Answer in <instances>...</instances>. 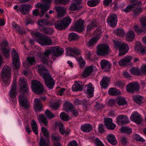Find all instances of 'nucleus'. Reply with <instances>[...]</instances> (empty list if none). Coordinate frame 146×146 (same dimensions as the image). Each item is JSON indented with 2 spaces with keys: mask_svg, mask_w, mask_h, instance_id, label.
I'll return each mask as SVG.
<instances>
[{
  "mask_svg": "<svg viewBox=\"0 0 146 146\" xmlns=\"http://www.w3.org/2000/svg\"><path fill=\"white\" fill-rule=\"evenodd\" d=\"M64 52V50L61 47H53L46 51L44 54H38V57L40 58L44 64L48 66H50L52 64V61L49 60V55L52 54L55 56H60Z\"/></svg>",
  "mask_w": 146,
  "mask_h": 146,
  "instance_id": "nucleus-1",
  "label": "nucleus"
},
{
  "mask_svg": "<svg viewBox=\"0 0 146 146\" xmlns=\"http://www.w3.org/2000/svg\"><path fill=\"white\" fill-rule=\"evenodd\" d=\"M36 68L39 74L44 78L47 86L49 89L52 88L54 86L55 82L50 77L48 70L41 65H37Z\"/></svg>",
  "mask_w": 146,
  "mask_h": 146,
  "instance_id": "nucleus-2",
  "label": "nucleus"
},
{
  "mask_svg": "<svg viewBox=\"0 0 146 146\" xmlns=\"http://www.w3.org/2000/svg\"><path fill=\"white\" fill-rule=\"evenodd\" d=\"M11 70V68L9 66H3L1 73V83L2 86H7L10 84Z\"/></svg>",
  "mask_w": 146,
  "mask_h": 146,
  "instance_id": "nucleus-3",
  "label": "nucleus"
},
{
  "mask_svg": "<svg viewBox=\"0 0 146 146\" xmlns=\"http://www.w3.org/2000/svg\"><path fill=\"white\" fill-rule=\"evenodd\" d=\"M131 2L132 4L128 6L124 9V11L126 13L133 11V14L135 16H137L141 12L142 9L141 8H136V6L141 5V3L140 1H137L136 0H134Z\"/></svg>",
  "mask_w": 146,
  "mask_h": 146,
  "instance_id": "nucleus-4",
  "label": "nucleus"
},
{
  "mask_svg": "<svg viewBox=\"0 0 146 146\" xmlns=\"http://www.w3.org/2000/svg\"><path fill=\"white\" fill-rule=\"evenodd\" d=\"M115 47L119 50V55H124L129 50L128 45L123 42H116L115 43Z\"/></svg>",
  "mask_w": 146,
  "mask_h": 146,
  "instance_id": "nucleus-5",
  "label": "nucleus"
},
{
  "mask_svg": "<svg viewBox=\"0 0 146 146\" xmlns=\"http://www.w3.org/2000/svg\"><path fill=\"white\" fill-rule=\"evenodd\" d=\"M44 3H38L35 5V7L37 8H39L41 9V11L42 15L45 13L49 9L50 4L52 1V0H43Z\"/></svg>",
  "mask_w": 146,
  "mask_h": 146,
  "instance_id": "nucleus-6",
  "label": "nucleus"
},
{
  "mask_svg": "<svg viewBox=\"0 0 146 146\" xmlns=\"http://www.w3.org/2000/svg\"><path fill=\"white\" fill-rule=\"evenodd\" d=\"M27 92H21L19 97V102L20 106L26 109L29 107V104L28 100L26 98L25 93Z\"/></svg>",
  "mask_w": 146,
  "mask_h": 146,
  "instance_id": "nucleus-7",
  "label": "nucleus"
},
{
  "mask_svg": "<svg viewBox=\"0 0 146 146\" xmlns=\"http://www.w3.org/2000/svg\"><path fill=\"white\" fill-rule=\"evenodd\" d=\"M102 33V31L100 29L95 31L94 34L95 36L91 38L88 41V46L90 48H92L96 43L98 40L100 38Z\"/></svg>",
  "mask_w": 146,
  "mask_h": 146,
  "instance_id": "nucleus-8",
  "label": "nucleus"
},
{
  "mask_svg": "<svg viewBox=\"0 0 146 146\" xmlns=\"http://www.w3.org/2000/svg\"><path fill=\"white\" fill-rule=\"evenodd\" d=\"M110 52V48L107 43L100 44L97 47V53L98 55H105Z\"/></svg>",
  "mask_w": 146,
  "mask_h": 146,
  "instance_id": "nucleus-9",
  "label": "nucleus"
},
{
  "mask_svg": "<svg viewBox=\"0 0 146 146\" xmlns=\"http://www.w3.org/2000/svg\"><path fill=\"white\" fill-rule=\"evenodd\" d=\"M31 87L33 91H44L45 90L40 82L36 80L32 81Z\"/></svg>",
  "mask_w": 146,
  "mask_h": 146,
  "instance_id": "nucleus-10",
  "label": "nucleus"
},
{
  "mask_svg": "<svg viewBox=\"0 0 146 146\" xmlns=\"http://www.w3.org/2000/svg\"><path fill=\"white\" fill-rule=\"evenodd\" d=\"M11 54L13 63L15 69H19L20 68V62L19 61L18 54L14 48L11 50Z\"/></svg>",
  "mask_w": 146,
  "mask_h": 146,
  "instance_id": "nucleus-11",
  "label": "nucleus"
},
{
  "mask_svg": "<svg viewBox=\"0 0 146 146\" xmlns=\"http://www.w3.org/2000/svg\"><path fill=\"white\" fill-rule=\"evenodd\" d=\"M140 21L143 29H139L138 25H135L133 27L135 31L137 33L140 34L146 30V18L142 17L140 19Z\"/></svg>",
  "mask_w": 146,
  "mask_h": 146,
  "instance_id": "nucleus-12",
  "label": "nucleus"
},
{
  "mask_svg": "<svg viewBox=\"0 0 146 146\" xmlns=\"http://www.w3.org/2000/svg\"><path fill=\"white\" fill-rule=\"evenodd\" d=\"M128 117L123 115H118L116 119L117 123L119 125L122 126L128 123L129 122Z\"/></svg>",
  "mask_w": 146,
  "mask_h": 146,
  "instance_id": "nucleus-13",
  "label": "nucleus"
},
{
  "mask_svg": "<svg viewBox=\"0 0 146 146\" xmlns=\"http://www.w3.org/2000/svg\"><path fill=\"white\" fill-rule=\"evenodd\" d=\"M0 48L5 58H8L10 56L9 50L6 48L8 44L6 40H4L2 42L0 41Z\"/></svg>",
  "mask_w": 146,
  "mask_h": 146,
  "instance_id": "nucleus-14",
  "label": "nucleus"
},
{
  "mask_svg": "<svg viewBox=\"0 0 146 146\" xmlns=\"http://www.w3.org/2000/svg\"><path fill=\"white\" fill-rule=\"evenodd\" d=\"M40 45L45 46L52 45V42L51 38L46 36L41 38L37 41Z\"/></svg>",
  "mask_w": 146,
  "mask_h": 146,
  "instance_id": "nucleus-15",
  "label": "nucleus"
},
{
  "mask_svg": "<svg viewBox=\"0 0 146 146\" xmlns=\"http://www.w3.org/2000/svg\"><path fill=\"white\" fill-rule=\"evenodd\" d=\"M130 118L131 121L137 124L141 123L143 120L141 115L135 111L132 113Z\"/></svg>",
  "mask_w": 146,
  "mask_h": 146,
  "instance_id": "nucleus-16",
  "label": "nucleus"
},
{
  "mask_svg": "<svg viewBox=\"0 0 146 146\" xmlns=\"http://www.w3.org/2000/svg\"><path fill=\"white\" fill-rule=\"evenodd\" d=\"M117 17L115 14H112L110 15L107 20V23L110 26L113 27H114L117 24Z\"/></svg>",
  "mask_w": 146,
  "mask_h": 146,
  "instance_id": "nucleus-17",
  "label": "nucleus"
},
{
  "mask_svg": "<svg viewBox=\"0 0 146 146\" xmlns=\"http://www.w3.org/2000/svg\"><path fill=\"white\" fill-rule=\"evenodd\" d=\"M127 91H139V87L138 83L132 82L127 85L126 87Z\"/></svg>",
  "mask_w": 146,
  "mask_h": 146,
  "instance_id": "nucleus-18",
  "label": "nucleus"
},
{
  "mask_svg": "<svg viewBox=\"0 0 146 146\" xmlns=\"http://www.w3.org/2000/svg\"><path fill=\"white\" fill-rule=\"evenodd\" d=\"M132 57L130 56H125L118 62L119 65L122 66H127L130 63Z\"/></svg>",
  "mask_w": 146,
  "mask_h": 146,
  "instance_id": "nucleus-19",
  "label": "nucleus"
},
{
  "mask_svg": "<svg viewBox=\"0 0 146 146\" xmlns=\"http://www.w3.org/2000/svg\"><path fill=\"white\" fill-rule=\"evenodd\" d=\"M97 68L94 66H91L86 67L82 74V76L86 77L90 75L93 71L96 70Z\"/></svg>",
  "mask_w": 146,
  "mask_h": 146,
  "instance_id": "nucleus-20",
  "label": "nucleus"
},
{
  "mask_svg": "<svg viewBox=\"0 0 146 146\" xmlns=\"http://www.w3.org/2000/svg\"><path fill=\"white\" fill-rule=\"evenodd\" d=\"M84 21L81 19H79L74 25V29L79 32H82L84 28Z\"/></svg>",
  "mask_w": 146,
  "mask_h": 146,
  "instance_id": "nucleus-21",
  "label": "nucleus"
},
{
  "mask_svg": "<svg viewBox=\"0 0 146 146\" xmlns=\"http://www.w3.org/2000/svg\"><path fill=\"white\" fill-rule=\"evenodd\" d=\"M100 63L101 68L103 70L106 72L109 70L111 66L110 62L104 59L101 61Z\"/></svg>",
  "mask_w": 146,
  "mask_h": 146,
  "instance_id": "nucleus-22",
  "label": "nucleus"
},
{
  "mask_svg": "<svg viewBox=\"0 0 146 146\" xmlns=\"http://www.w3.org/2000/svg\"><path fill=\"white\" fill-rule=\"evenodd\" d=\"M57 15V17L60 18L63 17L66 13V8L62 6H58L55 7Z\"/></svg>",
  "mask_w": 146,
  "mask_h": 146,
  "instance_id": "nucleus-23",
  "label": "nucleus"
},
{
  "mask_svg": "<svg viewBox=\"0 0 146 146\" xmlns=\"http://www.w3.org/2000/svg\"><path fill=\"white\" fill-rule=\"evenodd\" d=\"M26 79L23 77L20 78L19 83L22 91H28L29 90L28 87L26 83Z\"/></svg>",
  "mask_w": 146,
  "mask_h": 146,
  "instance_id": "nucleus-24",
  "label": "nucleus"
},
{
  "mask_svg": "<svg viewBox=\"0 0 146 146\" xmlns=\"http://www.w3.org/2000/svg\"><path fill=\"white\" fill-rule=\"evenodd\" d=\"M31 8V5L26 4L21 5L19 7V9L22 14L25 15L29 12L30 9Z\"/></svg>",
  "mask_w": 146,
  "mask_h": 146,
  "instance_id": "nucleus-25",
  "label": "nucleus"
},
{
  "mask_svg": "<svg viewBox=\"0 0 146 146\" xmlns=\"http://www.w3.org/2000/svg\"><path fill=\"white\" fill-rule=\"evenodd\" d=\"M105 124L107 128L110 130L114 129L116 127L115 124L112 123L111 118H106L104 119Z\"/></svg>",
  "mask_w": 146,
  "mask_h": 146,
  "instance_id": "nucleus-26",
  "label": "nucleus"
},
{
  "mask_svg": "<svg viewBox=\"0 0 146 146\" xmlns=\"http://www.w3.org/2000/svg\"><path fill=\"white\" fill-rule=\"evenodd\" d=\"M66 52L68 55L72 56L78 55L80 54V50L75 48H69Z\"/></svg>",
  "mask_w": 146,
  "mask_h": 146,
  "instance_id": "nucleus-27",
  "label": "nucleus"
},
{
  "mask_svg": "<svg viewBox=\"0 0 146 146\" xmlns=\"http://www.w3.org/2000/svg\"><path fill=\"white\" fill-rule=\"evenodd\" d=\"M135 50L137 52L140 51L143 54L146 53V47L144 48L141 44L139 42H137L135 43Z\"/></svg>",
  "mask_w": 146,
  "mask_h": 146,
  "instance_id": "nucleus-28",
  "label": "nucleus"
},
{
  "mask_svg": "<svg viewBox=\"0 0 146 146\" xmlns=\"http://www.w3.org/2000/svg\"><path fill=\"white\" fill-rule=\"evenodd\" d=\"M110 78L106 76H104L100 82L101 87L104 89L107 88L108 86V83Z\"/></svg>",
  "mask_w": 146,
  "mask_h": 146,
  "instance_id": "nucleus-29",
  "label": "nucleus"
},
{
  "mask_svg": "<svg viewBox=\"0 0 146 146\" xmlns=\"http://www.w3.org/2000/svg\"><path fill=\"white\" fill-rule=\"evenodd\" d=\"M83 88L82 82L78 81L75 82L72 85V89L73 91H82Z\"/></svg>",
  "mask_w": 146,
  "mask_h": 146,
  "instance_id": "nucleus-30",
  "label": "nucleus"
},
{
  "mask_svg": "<svg viewBox=\"0 0 146 146\" xmlns=\"http://www.w3.org/2000/svg\"><path fill=\"white\" fill-rule=\"evenodd\" d=\"M58 127L59 132L62 135H63L64 134L67 135L70 133V130L68 129H66L65 130L63 124L61 123H58Z\"/></svg>",
  "mask_w": 146,
  "mask_h": 146,
  "instance_id": "nucleus-31",
  "label": "nucleus"
},
{
  "mask_svg": "<svg viewBox=\"0 0 146 146\" xmlns=\"http://www.w3.org/2000/svg\"><path fill=\"white\" fill-rule=\"evenodd\" d=\"M55 28L60 30L65 29L66 27L62 20L59 19L55 22L54 25Z\"/></svg>",
  "mask_w": 146,
  "mask_h": 146,
  "instance_id": "nucleus-32",
  "label": "nucleus"
},
{
  "mask_svg": "<svg viewBox=\"0 0 146 146\" xmlns=\"http://www.w3.org/2000/svg\"><path fill=\"white\" fill-rule=\"evenodd\" d=\"M108 141L111 145H115L117 143V141L115 136L112 134H109L106 137Z\"/></svg>",
  "mask_w": 146,
  "mask_h": 146,
  "instance_id": "nucleus-33",
  "label": "nucleus"
},
{
  "mask_svg": "<svg viewBox=\"0 0 146 146\" xmlns=\"http://www.w3.org/2000/svg\"><path fill=\"white\" fill-rule=\"evenodd\" d=\"M135 37V34L134 32L131 30H129L127 33L126 35V39L128 41H132Z\"/></svg>",
  "mask_w": 146,
  "mask_h": 146,
  "instance_id": "nucleus-34",
  "label": "nucleus"
},
{
  "mask_svg": "<svg viewBox=\"0 0 146 146\" xmlns=\"http://www.w3.org/2000/svg\"><path fill=\"white\" fill-rule=\"evenodd\" d=\"M31 54L33 55V56H29L27 58L28 64L29 65H32L35 64V60L34 58V56L37 55V53L36 52L34 53V51H31Z\"/></svg>",
  "mask_w": 146,
  "mask_h": 146,
  "instance_id": "nucleus-35",
  "label": "nucleus"
},
{
  "mask_svg": "<svg viewBox=\"0 0 146 146\" xmlns=\"http://www.w3.org/2000/svg\"><path fill=\"white\" fill-rule=\"evenodd\" d=\"M34 106L35 108L38 110L40 111L42 110V106L39 99L36 98L35 99Z\"/></svg>",
  "mask_w": 146,
  "mask_h": 146,
  "instance_id": "nucleus-36",
  "label": "nucleus"
},
{
  "mask_svg": "<svg viewBox=\"0 0 146 146\" xmlns=\"http://www.w3.org/2000/svg\"><path fill=\"white\" fill-rule=\"evenodd\" d=\"M92 129V125L89 124H85L84 125H82L81 127V130L85 132H90Z\"/></svg>",
  "mask_w": 146,
  "mask_h": 146,
  "instance_id": "nucleus-37",
  "label": "nucleus"
},
{
  "mask_svg": "<svg viewBox=\"0 0 146 146\" xmlns=\"http://www.w3.org/2000/svg\"><path fill=\"white\" fill-rule=\"evenodd\" d=\"M93 53L89 50H86L84 53V58L85 60L89 61L92 60V56Z\"/></svg>",
  "mask_w": 146,
  "mask_h": 146,
  "instance_id": "nucleus-38",
  "label": "nucleus"
},
{
  "mask_svg": "<svg viewBox=\"0 0 146 146\" xmlns=\"http://www.w3.org/2000/svg\"><path fill=\"white\" fill-rule=\"evenodd\" d=\"M38 24L39 27V29L40 27L41 29H44V26L45 25H50L49 22L46 19L40 20H39L38 22Z\"/></svg>",
  "mask_w": 146,
  "mask_h": 146,
  "instance_id": "nucleus-39",
  "label": "nucleus"
},
{
  "mask_svg": "<svg viewBox=\"0 0 146 146\" xmlns=\"http://www.w3.org/2000/svg\"><path fill=\"white\" fill-rule=\"evenodd\" d=\"M39 122L40 123H43L44 125H47L48 123L47 120L45 116L43 114H40L38 118Z\"/></svg>",
  "mask_w": 146,
  "mask_h": 146,
  "instance_id": "nucleus-40",
  "label": "nucleus"
},
{
  "mask_svg": "<svg viewBox=\"0 0 146 146\" xmlns=\"http://www.w3.org/2000/svg\"><path fill=\"white\" fill-rule=\"evenodd\" d=\"M46 139L44 138L41 137L39 143L40 146H49L50 142L47 138Z\"/></svg>",
  "mask_w": 146,
  "mask_h": 146,
  "instance_id": "nucleus-41",
  "label": "nucleus"
},
{
  "mask_svg": "<svg viewBox=\"0 0 146 146\" xmlns=\"http://www.w3.org/2000/svg\"><path fill=\"white\" fill-rule=\"evenodd\" d=\"M73 105L69 102H66L64 105V108L66 112L69 113L70 111L74 107Z\"/></svg>",
  "mask_w": 146,
  "mask_h": 146,
  "instance_id": "nucleus-42",
  "label": "nucleus"
},
{
  "mask_svg": "<svg viewBox=\"0 0 146 146\" xmlns=\"http://www.w3.org/2000/svg\"><path fill=\"white\" fill-rule=\"evenodd\" d=\"M12 25L13 28L17 31L19 33L23 34L25 33V31L24 30L23 28L21 27L20 26H18L15 22H13Z\"/></svg>",
  "mask_w": 146,
  "mask_h": 146,
  "instance_id": "nucleus-43",
  "label": "nucleus"
},
{
  "mask_svg": "<svg viewBox=\"0 0 146 146\" xmlns=\"http://www.w3.org/2000/svg\"><path fill=\"white\" fill-rule=\"evenodd\" d=\"M130 71L132 74L134 75H138L142 74V72L138 68H131L130 70Z\"/></svg>",
  "mask_w": 146,
  "mask_h": 146,
  "instance_id": "nucleus-44",
  "label": "nucleus"
},
{
  "mask_svg": "<svg viewBox=\"0 0 146 146\" xmlns=\"http://www.w3.org/2000/svg\"><path fill=\"white\" fill-rule=\"evenodd\" d=\"M80 68H82L84 67L86 64V62L84 60L82 56H80L76 58Z\"/></svg>",
  "mask_w": 146,
  "mask_h": 146,
  "instance_id": "nucleus-45",
  "label": "nucleus"
},
{
  "mask_svg": "<svg viewBox=\"0 0 146 146\" xmlns=\"http://www.w3.org/2000/svg\"><path fill=\"white\" fill-rule=\"evenodd\" d=\"M64 23L66 27H67L71 23L72 19L70 18V17L67 15L65 17L63 20H62Z\"/></svg>",
  "mask_w": 146,
  "mask_h": 146,
  "instance_id": "nucleus-46",
  "label": "nucleus"
},
{
  "mask_svg": "<svg viewBox=\"0 0 146 146\" xmlns=\"http://www.w3.org/2000/svg\"><path fill=\"white\" fill-rule=\"evenodd\" d=\"M121 131V132L127 134H131L132 132V129L131 128L126 127H122Z\"/></svg>",
  "mask_w": 146,
  "mask_h": 146,
  "instance_id": "nucleus-47",
  "label": "nucleus"
},
{
  "mask_svg": "<svg viewBox=\"0 0 146 146\" xmlns=\"http://www.w3.org/2000/svg\"><path fill=\"white\" fill-rule=\"evenodd\" d=\"M117 102L118 105L119 106L125 105L127 103L125 98L122 97H118L117 100Z\"/></svg>",
  "mask_w": 146,
  "mask_h": 146,
  "instance_id": "nucleus-48",
  "label": "nucleus"
},
{
  "mask_svg": "<svg viewBox=\"0 0 146 146\" xmlns=\"http://www.w3.org/2000/svg\"><path fill=\"white\" fill-rule=\"evenodd\" d=\"M31 126L32 130L35 134H38V129L37 124L36 121L34 120H33L31 122Z\"/></svg>",
  "mask_w": 146,
  "mask_h": 146,
  "instance_id": "nucleus-49",
  "label": "nucleus"
},
{
  "mask_svg": "<svg viewBox=\"0 0 146 146\" xmlns=\"http://www.w3.org/2000/svg\"><path fill=\"white\" fill-rule=\"evenodd\" d=\"M114 32L118 35L121 36H124L125 34V33L123 30L121 28L117 29L114 31Z\"/></svg>",
  "mask_w": 146,
  "mask_h": 146,
  "instance_id": "nucleus-50",
  "label": "nucleus"
},
{
  "mask_svg": "<svg viewBox=\"0 0 146 146\" xmlns=\"http://www.w3.org/2000/svg\"><path fill=\"white\" fill-rule=\"evenodd\" d=\"M134 99L136 102L139 104H142L144 101L143 98L139 95L134 97Z\"/></svg>",
  "mask_w": 146,
  "mask_h": 146,
  "instance_id": "nucleus-51",
  "label": "nucleus"
},
{
  "mask_svg": "<svg viewBox=\"0 0 146 146\" xmlns=\"http://www.w3.org/2000/svg\"><path fill=\"white\" fill-rule=\"evenodd\" d=\"M40 30L42 31L45 34H46L50 35L53 33L54 30L53 29L50 28H45L44 29H41V28H39Z\"/></svg>",
  "mask_w": 146,
  "mask_h": 146,
  "instance_id": "nucleus-52",
  "label": "nucleus"
},
{
  "mask_svg": "<svg viewBox=\"0 0 146 146\" xmlns=\"http://www.w3.org/2000/svg\"><path fill=\"white\" fill-rule=\"evenodd\" d=\"M100 2V0H90L88 1V5L90 7H94L97 5Z\"/></svg>",
  "mask_w": 146,
  "mask_h": 146,
  "instance_id": "nucleus-53",
  "label": "nucleus"
},
{
  "mask_svg": "<svg viewBox=\"0 0 146 146\" xmlns=\"http://www.w3.org/2000/svg\"><path fill=\"white\" fill-rule=\"evenodd\" d=\"M9 94L10 97L11 98V100L14 103L17 102V100L16 98V96L17 94V92H10Z\"/></svg>",
  "mask_w": 146,
  "mask_h": 146,
  "instance_id": "nucleus-54",
  "label": "nucleus"
},
{
  "mask_svg": "<svg viewBox=\"0 0 146 146\" xmlns=\"http://www.w3.org/2000/svg\"><path fill=\"white\" fill-rule=\"evenodd\" d=\"M80 7V5H77L73 2V3L70 6L69 9L71 11H74L79 9Z\"/></svg>",
  "mask_w": 146,
  "mask_h": 146,
  "instance_id": "nucleus-55",
  "label": "nucleus"
},
{
  "mask_svg": "<svg viewBox=\"0 0 146 146\" xmlns=\"http://www.w3.org/2000/svg\"><path fill=\"white\" fill-rule=\"evenodd\" d=\"M60 117L62 120L65 121H67L69 119L68 115L64 112H62L60 113Z\"/></svg>",
  "mask_w": 146,
  "mask_h": 146,
  "instance_id": "nucleus-56",
  "label": "nucleus"
},
{
  "mask_svg": "<svg viewBox=\"0 0 146 146\" xmlns=\"http://www.w3.org/2000/svg\"><path fill=\"white\" fill-rule=\"evenodd\" d=\"M45 113L47 117L50 119L53 118L55 117L53 113L48 110H46Z\"/></svg>",
  "mask_w": 146,
  "mask_h": 146,
  "instance_id": "nucleus-57",
  "label": "nucleus"
},
{
  "mask_svg": "<svg viewBox=\"0 0 146 146\" xmlns=\"http://www.w3.org/2000/svg\"><path fill=\"white\" fill-rule=\"evenodd\" d=\"M77 35L74 33H71L69 35V39L70 40H75L77 38Z\"/></svg>",
  "mask_w": 146,
  "mask_h": 146,
  "instance_id": "nucleus-58",
  "label": "nucleus"
},
{
  "mask_svg": "<svg viewBox=\"0 0 146 146\" xmlns=\"http://www.w3.org/2000/svg\"><path fill=\"white\" fill-rule=\"evenodd\" d=\"M70 0H54V1L55 3H59L62 5L67 4Z\"/></svg>",
  "mask_w": 146,
  "mask_h": 146,
  "instance_id": "nucleus-59",
  "label": "nucleus"
},
{
  "mask_svg": "<svg viewBox=\"0 0 146 146\" xmlns=\"http://www.w3.org/2000/svg\"><path fill=\"white\" fill-rule=\"evenodd\" d=\"M96 26V23L95 22H91L87 27V31H90L93 29V28Z\"/></svg>",
  "mask_w": 146,
  "mask_h": 146,
  "instance_id": "nucleus-60",
  "label": "nucleus"
},
{
  "mask_svg": "<svg viewBox=\"0 0 146 146\" xmlns=\"http://www.w3.org/2000/svg\"><path fill=\"white\" fill-rule=\"evenodd\" d=\"M41 131L44 135L46 138L48 137L49 132L48 130L44 127H42L41 128Z\"/></svg>",
  "mask_w": 146,
  "mask_h": 146,
  "instance_id": "nucleus-61",
  "label": "nucleus"
},
{
  "mask_svg": "<svg viewBox=\"0 0 146 146\" xmlns=\"http://www.w3.org/2000/svg\"><path fill=\"white\" fill-rule=\"evenodd\" d=\"M52 139L54 141H58L60 139V136L55 133L52 134L51 136Z\"/></svg>",
  "mask_w": 146,
  "mask_h": 146,
  "instance_id": "nucleus-62",
  "label": "nucleus"
},
{
  "mask_svg": "<svg viewBox=\"0 0 146 146\" xmlns=\"http://www.w3.org/2000/svg\"><path fill=\"white\" fill-rule=\"evenodd\" d=\"M133 138L135 140L139 141H141L142 142H144L145 140L142 137H141L140 136L137 134H134L133 136Z\"/></svg>",
  "mask_w": 146,
  "mask_h": 146,
  "instance_id": "nucleus-63",
  "label": "nucleus"
},
{
  "mask_svg": "<svg viewBox=\"0 0 146 146\" xmlns=\"http://www.w3.org/2000/svg\"><path fill=\"white\" fill-rule=\"evenodd\" d=\"M95 143L96 146H104L102 142L98 138H95Z\"/></svg>",
  "mask_w": 146,
  "mask_h": 146,
  "instance_id": "nucleus-64",
  "label": "nucleus"
}]
</instances>
